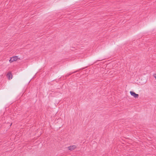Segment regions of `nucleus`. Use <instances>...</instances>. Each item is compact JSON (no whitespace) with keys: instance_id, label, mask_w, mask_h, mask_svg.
<instances>
[{"instance_id":"1","label":"nucleus","mask_w":156,"mask_h":156,"mask_svg":"<svg viewBox=\"0 0 156 156\" xmlns=\"http://www.w3.org/2000/svg\"><path fill=\"white\" fill-rule=\"evenodd\" d=\"M17 56H14L12 57H11L10 59L9 60V62L10 63L13 62L14 61H16L18 59Z\"/></svg>"},{"instance_id":"2","label":"nucleus","mask_w":156,"mask_h":156,"mask_svg":"<svg viewBox=\"0 0 156 156\" xmlns=\"http://www.w3.org/2000/svg\"><path fill=\"white\" fill-rule=\"evenodd\" d=\"M130 93L131 95L133 96L135 98H138V94L135 93V92L133 91H130Z\"/></svg>"},{"instance_id":"3","label":"nucleus","mask_w":156,"mask_h":156,"mask_svg":"<svg viewBox=\"0 0 156 156\" xmlns=\"http://www.w3.org/2000/svg\"><path fill=\"white\" fill-rule=\"evenodd\" d=\"M76 147V146L75 145H71L68 147V149L69 150L72 151L74 150Z\"/></svg>"},{"instance_id":"4","label":"nucleus","mask_w":156,"mask_h":156,"mask_svg":"<svg viewBox=\"0 0 156 156\" xmlns=\"http://www.w3.org/2000/svg\"><path fill=\"white\" fill-rule=\"evenodd\" d=\"M7 76L9 80L11 79L12 78V76L10 73H8L7 74Z\"/></svg>"},{"instance_id":"5","label":"nucleus","mask_w":156,"mask_h":156,"mask_svg":"<svg viewBox=\"0 0 156 156\" xmlns=\"http://www.w3.org/2000/svg\"><path fill=\"white\" fill-rule=\"evenodd\" d=\"M76 72H72V73H69V74H67V75H66L65 76V78H66L67 77L69 76L71 74H72L73 73H75Z\"/></svg>"},{"instance_id":"6","label":"nucleus","mask_w":156,"mask_h":156,"mask_svg":"<svg viewBox=\"0 0 156 156\" xmlns=\"http://www.w3.org/2000/svg\"><path fill=\"white\" fill-rule=\"evenodd\" d=\"M154 76L155 78V79L156 80V74H155L154 75Z\"/></svg>"},{"instance_id":"7","label":"nucleus","mask_w":156,"mask_h":156,"mask_svg":"<svg viewBox=\"0 0 156 156\" xmlns=\"http://www.w3.org/2000/svg\"><path fill=\"white\" fill-rule=\"evenodd\" d=\"M102 60V59H100V60H99V61H101V60Z\"/></svg>"}]
</instances>
